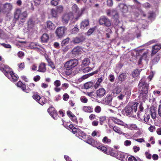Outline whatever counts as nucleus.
<instances>
[{
  "label": "nucleus",
  "mask_w": 161,
  "mask_h": 161,
  "mask_svg": "<svg viewBox=\"0 0 161 161\" xmlns=\"http://www.w3.org/2000/svg\"><path fill=\"white\" fill-rule=\"evenodd\" d=\"M138 87L140 92L139 97L145 101L148 97L147 94L149 88V84L145 81V78H142L140 80L138 85Z\"/></svg>",
  "instance_id": "f257e3e1"
},
{
  "label": "nucleus",
  "mask_w": 161,
  "mask_h": 161,
  "mask_svg": "<svg viewBox=\"0 0 161 161\" xmlns=\"http://www.w3.org/2000/svg\"><path fill=\"white\" fill-rule=\"evenodd\" d=\"M0 69L10 81L14 82L17 80V75L13 72L8 66L3 64L1 67Z\"/></svg>",
  "instance_id": "f03ea898"
},
{
  "label": "nucleus",
  "mask_w": 161,
  "mask_h": 161,
  "mask_svg": "<svg viewBox=\"0 0 161 161\" xmlns=\"http://www.w3.org/2000/svg\"><path fill=\"white\" fill-rule=\"evenodd\" d=\"M138 103H129L123 109V112L126 115H131L137 111Z\"/></svg>",
  "instance_id": "7ed1b4c3"
},
{
  "label": "nucleus",
  "mask_w": 161,
  "mask_h": 161,
  "mask_svg": "<svg viewBox=\"0 0 161 161\" xmlns=\"http://www.w3.org/2000/svg\"><path fill=\"white\" fill-rule=\"evenodd\" d=\"M27 16V12L24 11L22 13L21 12V9L20 8L16 9L14 12V19L13 20L14 23H15L16 20L19 19H23L26 17Z\"/></svg>",
  "instance_id": "20e7f679"
},
{
  "label": "nucleus",
  "mask_w": 161,
  "mask_h": 161,
  "mask_svg": "<svg viewBox=\"0 0 161 161\" xmlns=\"http://www.w3.org/2000/svg\"><path fill=\"white\" fill-rule=\"evenodd\" d=\"M78 61L77 59H71L66 62L64 65L65 68L67 70H71L78 65Z\"/></svg>",
  "instance_id": "39448f33"
},
{
  "label": "nucleus",
  "mask_w": 161,
  "mask_h": 161,
  "mask_svg": "<svg viewBox=\"0 0 161 161\" xmlns=\"http://www.w3.org/2000/svg\"><path fill=\"white\" fill-rule=\"evenodd\" d=\"M100 25H103L106 27H110L111 25L110 20L105 16H101L99 20Z\"/></svg>",
  "instance_id": "423d86ee"
},
{
  "label": "nucleus",
  "mask_w": 161,
  "mask_h": 161,
  "mask_svg": "<svg viewBox=\"0 0 161 161\" xmlns=\"http://www.w3.org/2000/svg\"><path fill=\"white\" fill-rule=\"evenodd\" d=\"M74 18L73 14L69 12L64 14L62 17V21L63 23H68L69 20L73 19Z\"/></svg>",
  "instance_id": "0eeeda50"
},
{
  "label": "nucleus",
  "mask_w": 161,
  "mask_h": 161,
  "mask_svg": "<svg viewBox=\"0 0 161 161\" xmlns=\"http://www.w3.org/2000/svg\"><path fill=\"white\" fill-rule=\"evenodd\" d=\"M67 28L64 26H61L58 27L55 33L59 38H61L64 36V34Z\"/></svg>",
  "instance_id": "6e6552de"
},
{
  "label": "nucleus",
  "mask_w": 161,
  "mask_h": 161,
  "mask_svg": "<svg viewBox=\"0 0 161 161\" xmlns=\"http://www.w3.org/2000/svg\"><path fill=\"white\" fill-rule=\"evenodd\" d=\"M12 9V5L9 3H6L3 4L2 7L1 11L4 13H8Z\"/></svg>",
  "instance_id": "1a4fd4ad"
},
{
  "label": "nucleus",
  "mask_w": 161,
  "mask_h": 161,
  "mask_svg": "<svg viewBox=\"0 0 161 161\" xmlns=\"http://www.w3.org/2000/svg\"><path fill=\"white\" fill-rule=\"evenodd\" d=\"M111 16H112L115 21V25H117L119 23V15L117 11L112 9L111 11Z\"/></svg>",
  "instance_id": "9d476101"
},
{
  "label": "nucleus",
  "mask_w": 161,
  "mask_h": 161,
  "mask_svg": "<svg viewBox=\"0 0 161 161\" xmlns=\"http://www.w3.org/2000/svg\"><path fill=\"white\" fill-rule=\"evenodd\" d=\"M85 40V38L83 36H81L80 37H74L71 42L73 43L76 44L80 43L82 42Z\"/></svg>",
  "instance_id": "9b49d317"
},
{
  "label": "nucleus",
  "mask_w": 161,
  "mask_h": 161,
  "mask_svg": "<svg viewBox=\"0 0 161 161\" xmlns=\"http://www.w3.org/2000/svg\"><path fill=\"white\" fill-rule=\"evenodd\" d=\"M106 93L105 90L103 88H101L97 90L96 92V98H101L103 97Z\"/></svg>",
  "instance_id": "f8f14e48"
},
{
  "label": "nucleus",
  "mask_w": 161,
  "mask_h": 161,
  "mask_svg": "<svg viewBox=\"0 0 161 161\" xmlns=\"http://www.w3.org/2000/svg\"><path fill=\"white\" fill-rule=\"evenodd\" d=\"M82 49L81 47L79 46H77L72 49L71 53L72 55L75 56L81 54Z\"/></svg>",
  "instance_id": "ddd939ff"
},
{
  "label": "nucleus",
  "mask_w": 161,
  "mask_h": 161,
  "mask_svg": "<svg viewBox=\"0 0 161 161\" xmlns=\"http://www.w3.org/2000/svg\"><path fill=\"white\" fill-rule=\"evenodd\" d=\"M116 157L119 160H126L127 158V155L122 152L119 151L116 153Z\"/></svg>",
  "instance_id": "4468645a"
},
{
  "label": "nucleus",
  "mask_w": 161,
  "mask_h": 161,
  "mask_svg": "<svg viewBox=\"0 0 161 161\" xmlns=\"http://www.w3.org/2000/svg\"><path fill=\"white\" fill-rule=\"evenodd\" d=\"M130 93L128 91H126L125 92H121L117 97L118 98L119 100H122L125 96H126L127 99L129 98L130 96Z\"/></svg>",
  "instance_id": "2eb2a0df"
},
{
  "label": "nucleus",
  "mask_w": 161,
  "mask_h": 161,
  "mask_svg": "<svg viewBox=\"0 0 161 161\" xmlns=\"http://www.w3.org/2000/svg\"><path fill=\"white\" fill-rule=\"evenodd\" d=\"M86 142L94 147H97L98 145V142L92 137L88 138Z\"/></svg>",
  "instance_id": "dca6fc26"
},
{
  "label": "nucleus",
  "mask_w": 161,
  "mask_h": 161,
  "mask_svg": "<svg viewBox=\"0 0 161 161\" xmlns=\"http://www.w3.org/2000/svg\"><path fill=\"white\" fill-rule=\"evenodd\" d=\"M72 9L73 12L78 14V16L76 18V19L77 20L79 17L81 15V14L80 12L79 8L77 6L76 4H74L72 7Z\"/></svg>",
  "instance_id": "f3484780"
},
{
  "label": "nucleus",
  "mask_w": 161,
  "mask_h": 161,
  "mask_svg": "<svg viewBox=\"0 0 161 161\" xmlns=\"http://www.w3.org/2000/svg\"><path fill=\"white\" fill-rule=\"evenodd\" d=\"M142 117L138 116V117L141 120L143 119L145 122L147 123L150 118V114L146 112L144 114H142Z\"/></svg>",
  "instance_id": "a211bd4d"
},
{
  "label": "nucleus",
  "mask_w": 161,
  "mask_h": 161,
  "mask_svg": "<svg viewBox=\"0 0 161 161\" xmlns=\"http://www.w3.org/2000/svg\"><path fill=\"white\" fill-rule=\"evenodd\" d=\"M161 46L160 45L156 44L152 47V50L151 56H153L160 49Z\"/></svg>",
  "instance_id": "6ab92c4d"
},
{
  "label": "nucleus",
  "mask_w": 161,
  "mask_h": 161,
  "mask_svg": "<svg viewBox=\"0 0 161 161\" xmlns=\"http://www.w3.org/2000/svg\"><path fill=\"white\" fill-rule=\"evenodd\" d=\"M146 112V111H144V107L143 106L142 103H141L139 107L138 112L137 113V115L138 117V116H140L141 117H142V114H144V113Z\"/></svg>",
  "instance_id": "aec40b11"
},
{
  "label": "nucleus",
  "mask_w": 161,
  "mask_h": 161,
  "mask_svg": "<svg viewBox=\"0 0 161 161\" xmlns=\"http://www.w3.org/2000/svg\"><path fill=\"white\" fill-rule=\"evenodd\" d=\"M46 24L47 28L49 30H54L56 26L51 21H47L46 22Z\"/></svg>",
  "instance_id": "412c9836"
},
{
  "label": "nucleus",
  "mask_w": 161,
  "mask_h": 161,
  "mask_svg": "<svg viewBox=\"0 0 161 161\" xmlns=\"http://www.w3.org/2000/svg\"><path fill=\"white\" fill-rule=\"evenodd\" d=\"M89 22L88 19H85L83 20L80 24V29L82 30H84L86 27L89 25Z\"/></svg>",
  "instance_id": "4be33fe9"
},
{
  "label": "nucleus",
  "mask_w": 161,
  "mask_h": 161,
  "mask_svg": "<svg viewBox=\"0 0 161 161\" xmlns=\"http://www.w3.org/2000/svg\"><path fill=\"white\" fill-rule=\"evenodd\" d=\"M46 64L45 63H42L40 64L38 67V69L37 71L41 72H45L46 70Z\"/></svg>",
  "instance_id": "5701e85b"
},
{
  "label": "nucleus",
  "mask_w": 161,
  "mask_h": 161,
  "mask_svg": "<svg viewBox=\"0 0 161 161\" xmlns=\"http://www.w3.org/2000/svg\"><path fill=\"white\" fill-rule=\"evenodd\" d=\"M106 153L112 156L116 157V152L113 148L108 147Z\"/></svg>",
  "instance_id": "b1692460"
},
{
  "label": "nucleus",
  "mask_w": 161,
  "mask_h": 161,
  "mask_svg": "<svg viewBox=\"0 0 161 161\" xmlns=\"http://www.w3.org/2000/svg\"><path fill=\"white\" fill-rule=\"evenodd\" d=\"M17 85L18 87L21 88L23 91H25V92L27 93H29V90H28L27 91H26V90H25L26 88L25 85L21 81H18L17 83Z\"/></svg>",
  "instance_id": "393cba45"
},
{
  "label": "nucleus",
  "mask_w": 161,
  "mask_h": 161,
  "mask_svg": "<svg viewBox=\"0 0 161 161\" xmlns=\"http://www.w3.org/2000/svg\"><path fill=\"white\" fill-rule=\"evenodd\" d=\"M42 42L43 43H47L49 39L48 35L46 33L43 34L41 37Z\"/></svg>",
  "instance_id": "a878e982"
},
{
  "label": "nucleus",
  "mask_w": 161,
  "mask_h": 161,
  "mask_svg": "<svg viewBox=\"0 0 161 161\" xmlns=\"http://www.w3.org/2000/svg\"><path fill=\"white\" fill-rule=\"evenodd\" d=\"M113 99V97L112 95H107L105 98V103L107 104L110 105Z\"/></svg>",
  "instance_id": "bb28decb"
},
{
  "label": "nucleus",
  "mask_w": 161,
  "mask_h": 161,
  "mask_svg": "<svg viewBox=\"0 0 161 161\" xmlns=\"http://www.w3.org/2000/svg\"><path fill=\"white\" fill-rule=\"evenodd\" d=\"M76 136L79 137H81L83 139H85L86 137V133L80 129L78 130V132L76 134Z\"/></svg>",
  "instance_id": "cd10ccee"
},
{
  "label": "nucleus",
  "mask_w": 161,
  "mask_h": 161,
  "mask_svg": "<svg viewBox=\"0 0 161 161\" xmlns=\"http://www.w3.org/2000/svg\"><path fill=\"white\" fill-rule=\"evenodd\" d=\"M160 59V57L159 55H156L155 57L153 58L151 61V63L152 65L157 64Z\"/></svg>",
  "instance_id": "c85d7f7f"
},
{
  "label": "nucleus",
  "mask_w": 161,
  "mask_h": 161,
  "mask_svg": "<svg viewBox=\"0 0 161 161\" xmlns=\"http://www.w3.org/2000/svg\"><path fill=\"white\" fill-rule=\"evenodd\" d=\"M83 110L86 113H92L93 112V108L92 106H84L83 108Z\"/></svg>",
  "instance_id": "c756f323"
},
{
  "label": "nucleus",
  "mask_w": 161,
  "mask_h": 161,
  "mask_svg": "<svg viewBox=\"0 0 161 161\" xmlns=\"http://www.w3.org/2000/svg\"><path fill=\"white\" fill-rule=\"evenodd\" d=\"M94 82L93 81H90L84 84L85 88L86 89L92 87H93Z\"/></svg>",
  "instance_id": "7c9ffc66"
},
{
  "label": "nucleus",
  "mask_w": 161,
  "mask_h": 161,
  "mask_svg": "<svg viewBox=\"0 0 161 161\" xmlns=\"http://www.w3.org/2000/svg\"><path fill=\"white\" fill-rule=\"evenodd\" d=\"M150 112L152 118L153 119H155L156 117V113L155 108H151Z\"/></svg>",
  "instance_id": "2f4dec72"
},
{
  "label": "nucleus",
  "mask_w": 161,
  "mask_h": 161,
  "mask_svg": "<svg viewBox=\"0 0 161 161\" xmlns=\"http://www.w3.org/2000/svg\"><path fill=\"white\" fill-rule=\"evenodd\" d=\"M69 128L71 130L73 134H75L77 133L78 132V130L79 129H78L75 127L72 124L70 125L69 126Z\"/></svg>",
  "instance_id": "473e14b6"
},
{
  "label": "nucleus",
  "mask_w": 161,
  "mask_h": 161,
  "mask_svg": "<svg viewBox=\"0 0 161 161\" xmlns=\"http://www.w3.org/2000/svg\"><path fill=\"white\" fill-rule=\"evenodd\" d=\"M70 39L69 37H67L66 39H64L62 42L61 45L62 47L65 46L66 45L69 43Z\"/></svg>",
  "instance_id": "72a5a7b5"
},
{
  "label": "nucleus",
  "mask_w": 161,
  "mask_h": 161,
  "mask_svg": "<svg viewBox=\"0 0 161 161\" xmlns=\"http://www.w3.org/2000/svg\"><path fill=\"white\" fill-rule=\"evenodd\" d=\"M47 111L50 115H52V114L56 112L57 111L53 106H51V107L47 109Z\"/></svg>",
  "instance_id": "f704fd0d"
},
{
  "label": "nucleus",
  "mask_w": 161,
  "mask_h": 161,
  "mask_svg": "<svg viewBox=\"0 0 161 161\" xmlns=\"http://www.w3.org/2000/svg\"><path fill=\"white\" fill-rule=\"evenodd\" d=\"M96 147L97 149L103 151L105 153H106L108 149L106 147L104 146H97Z\"/></svg>",
  "instance_id": "c9c22d12"
},
{
  "label": "nucleus",
  "mask_w": 161,
  "mask_h": 161,
  "mask_svg": "<svg viewBox=\"0 0 161 161\" xmlns=\"http://www.w3.org/2000/svg\"><path fill=\"white\" fill-rule=\"evenodd\" d=\"M37 102L41 105H43L46 103L47 100L44 97H40V98Z\"/></svg>",
  "instance_id": "e433bc0d"
},
{
  "label": "nucleus",
  "mask_w": 161,
  "mask_h": 161,
  "mask_svg": "<svg viewBox=\"0 0 161 161\" xmlns=\"http://www.w3.org/2000/svg\"><path fill=\"white\" fill-rule=\"evenodd\" d=\"M126 77V74L125 73H122L120 74L118 78V79L119 81L121 82L125 80Z\"/></svg>",
  "instance_id": "4c0bfd02"
},
{
  "label": "nucleus",
  "mask_w": 161,
  "mask_h": 161,
  "mask_svg": "<svg viewBox=\"0 0 161 161\" xmlns=\"http://www.w3.org/2000/svg\"><path fill=\"white\" fill-rule=\"evenodd\" d=\"M90 63V60L88 58H85L82 61V64L85 66H87Z\"/></svg>",
  "instance_id": "58836bf2"
},
{
  "label": "nucleus",
  "mask_w": 161,
  "mask_h": 161,
  "mask_svg": "<svg viewBox=\"0 0 161 161\" xmlns=\"http://www.w3.org/2000/svg\"><path fill=\"white\" fill-rule=\"evenodd\" d=\"M96 26L90 28L86 32L87 35L88 36L91 35L96 30Z\"/></svg>",
  "instance_id": "ea45409f"
},
{
  "label": "nucleus",
  "mask_w": 161,
  "mask_h": 161,
  "mask_svg": "<svg viewBox=\"0 0 161 161\" xmlns=\"http://www.w3.org/2000/svg\"><path fill=\"white\" fill-rule=\"evenodd\" d=\"M112 121L114 122L115 123L119 124L120 125H122L123 124V122L121 120L117 119L115 118H113L112 119Z\"/></svg>",
  "instance_id": "a19ab883"
},
{
  "label": "nucleus",
  "mask_w": 161,
  "mask_h": 161,
  "mask_svg": "<svg viewBox=\"0 0 161 161\" xmlns=\"http://www.w3.org/2000/svg\"><path fill=\"white\" fill-rule=\"evenodd\" d=\"M102 142L105 144L110 143L111 142V140L110 139H109L108 137L105 136L102 139Z\"/></svg>",
  "instance_id": "79ce46f5"
},
{
  "label": "nucleus",
  "mask_w": 161,
  "mask_h": 161,
  "mask_svg": "<svg viewBox=\"0 0 161 161\" xmlns=\"http://www.w3.org/2000/svg\"><path fill=\"white\" fill-rule=\"evenodd\" d=\"M51 14L52 16L54 17H57L58 16V14L56 10L52 8L51 9Z\"/></svg>",
  "instance_id": "37998d69"
},
{
  "label": "nucleus",
  "mask_w": 161,
  "mask_h": 161,
  "mask_svg": "<svg viewBox=\"0 0 161 161\" xmlns=\"http://www.w3.org/2000/svg\"><path fill=\"white\" fill-rule=\"evenodd\" d=\"M64 8L62 5L58 6L56 7V10L58 14L62 13L63 11Z\"/></svg>",
  "instance_id": "c03bdc74"
},
{
  "label": "nucleus",
  "mask_w": 161,
  "mask_h": 161,
  "mask_svg": "<svg viewBox=\"0 0 161 161\" xmlns=\"http://www.w3.org/2000/svg\"><path fill=\"white\" fill-rule=\"evenodd\" d=\"M79 31L78 26L77 25H76L71 30V33L72 34H76Z\"/></svg>",
  "instance_id": "a18cd8bd"
},
{
  "label": "nucleus",
  "mask_w": 161,
  "mask_h": 161,
  "mask_svg": "<svg viewBox=\"0 0 161 161\" xmlns=\"http://www.w3.org/2000/svg\"><path fill=\"white\" fill-rule=\"evenodd\" d=\"M140 73V71L138 69H135L132 73V77L134 78L137 76Z\"/></svg>",
  "instance_id": "49530a36"
},
{
  "label": "nucleus",
  "mask_w": 161,
  "mask_h": 161,
  "mask_svg": "<svg viewBox=\"0 0 161 161\" xmlns=\"http://www.w3.org/2000/svg\"><path fill=\"white\" fill-rule=\"evenodd\" d=\"M113 130L116 132L119 133V134H122L123 132L122 131L120 130V129L117 127H114L113 128Z\"/></svg>",
  "instance_id": "de8ad7c7"
},
{
  "label": "nucleus",
  "mask_w": 161,
  "mask_h": 161,
  "mask_svg": "<svg viewBox=\"0 0 161 161\" xmlns=\"http://www.w3.org/2000/svg\"><path fill=\"white\" fill-rule=\"evenodd\" d=\"M100 123L102 125L103 124V122L106 120V117L105 116H102L99 117Z\"/></svg>",
  "instance_id": "09e8293b"
},
{
  "label": "nucleus",
  "mask_w": 161,
  "mask_h": 161,
  "mask_svg": "<svg viewBox=\"0 0 161 161\" xmlns=\"http://www.w3.org/2000/svg\"><path fill=\"white\" fill-rule=\"evenodd\" d=\"M59 2L55 0H52L50 2V3L52 6H56L58 4Z\"/></svg>",
  "instance_id": "8fccbe9b"
},
{
  "label": "nucleus",
  "mask_w": 161,
  "mask_h": 161,
  "mask_svg": "<svg viewBox=\"0 0 161 161\" xmlns=\"http://www.w3.org/2000/svg\"><path fill=\"white\" fill-rule=\"evenodd\" d=\"M50 115L54 119H57L59 118L57 111L54 113L52 114V115Z\"/></svg>",
  "instance_id": "3c124183"
},
{
  "label": "nucleus",
  "mask_w": 161,
  "mask_h": 161,
  "mask_svg": "<svg viewBox=\"0 0 161 161\" xmlns=\"http://www.w3.org/2000/svg\"><path fill=\"white\" fill-rule=\"evenodd\" d=\"M80 101L81 102L86 103L88 102L87 99L84 96H82L80 98Z\"/></svg>",
  "instance_id": "603ef678"
},
{
  "label": "nucleus",
  "mask_w": 161,
  "mask_h": 161,
  "mask_svg": "<svg viewBox=\"0 0 161 161\" xmlns=\"http://www.w3.org/2000/svg\"><path fill=\"white\" fill-rule=\"evenodd\" d=\"M6 37V35L3 32V31L0 29V38L1 39H4Z\"/></svg>",
  "instance_id": "864d4df0"
},
{
  "label": "nucleus",
  "mask_w": 161,
  "mask_h": 161,
  "mask_svg": "<svg viewBox=\"0 0 161 161\" xmlns=\"http://www.w3.org/2000/svg\"><path fill=\"white\" fill-rule=\"evenodd\" d=\"M54 85L55 87H59L61 85L60 81L59 80H57L54 82Z\"/></svg>",
  "instance_id": "5fc2aeb1"
},
{
  "label": "nucleus",
  "mask_w": 161,
  "mask_h": 161,
  "mask_svg": "<svg viewBox=\"0 0 161 161\" xmlns=\"http://www.w3.org/2000/svg\"><path fill=\"white\" fill-rule=\"evenodd\" d=\"M0 45L5 48H11V46L9 44H6L4 43H0Z\"/></svg>",
  "instance_id": "6e6d98bb"
},
{
  "label": "nucleus",
  "mask_w": 161,
  "mask_h": 161,
  "mask_svg": "<svg viewBox=\"0 0 161 161\" xmlns=\"http://www.w3.org/2000/svg\"><path fill=\"white\" fill-rule=\"evenodd\" d=\"M40 97L37 94H34L32 96L33 98L37 102L38 101V100L40 98Z\"/></svg>",
  "instance_id": "4d7b16f0"
},
{
  "label": "nucleus",
  "mask_w": 161,
  "mask_h": 161,
  "mask_svg": "<svg viewBox=\"0 0 161 161\" xmlns=\"http://www.w3.org/2000/svg\"><path fill=\"white\" fill-rule=\"evenodd\" d=\"M63 99L64 101H67L69 98V96L67 93L64 94L63 96Z\"/></svg>",
  "instance_id": "13d9d810"
},
{
  "label": "nucleus",
  "mask_w": 161,
  "mask_h": 161,
  "mask_svg": "<svg viewBox=\"0 0 161 161\" xmlns=\"http://www.w3.org/2000/svg\"><path fill=\"white\" fill-rule=\"evenodd\" d=\"M130 129L132 130H134L137 128V127L136 124H131L130 125Z\"/></svg>",
  "instance_id": "bf43d9fd"
},
{
  "label": "nucleus",
  "mask_w": 161,
  "mask_h": 161,
  "mask_svg": "<svg viewBox=\"0 0 161 161\" xmlns=\"http://www.w3.org/2000/svg\"><path fill=\"white\" fill-rule=\"evenodd\" d=\"M67 114L68 116L70 118L74 115L72 113V112L69 111L68 110L67 112Z\"/></svg>",
  "instance_id": "052dcab7"
},
{
  "label": "nucleus",
  "mask_w": 161,
  "mask_h": 161,
  "mask_svg": "<svg viewBox=\"0 0 161 161\" xmlns=\"http://www.w3.org/2000/svg\"><path fill=\"white\" fill-rule=\"evenodd\" d=\"M94 110L96 113H99L101 111V108L99 106H97L95 107Z\"/></svg>",
  "instance_id": "680f3d73"
},
{
  "label": "nucleus",
  "mask_w": 161,
  "mask_h": 161,
  "mask_svg": "<svg viewBox=\"0 0 161 161\" xmlns=\"http://www.w3.org/2000/svg\"><path fill=\"white\" fill-rule=\"evenodd\" d=\"M131 143V142L130 141L126 140L124 142V145L126 146H130Z\"/></svg>",
  "instance_id": "e2e57ef3"
},
{
  "label": "nucleus",
  "mask_w": 161,
  "mask_h": 161,
  "mask_svg": "<svg viewBox=\"0 0 161 161\" xmlns=\"http://www.w3.org/2000/svg\"><path fill=\"white\" fill-rule=\"evenodd\" d=\"M87 95L92 98H94L95 97H96V95H95L93 94V92H87Z\"/></svg>",
  "instance_id": "0e129e2a"
},
{
  "label": "nucleus",
  "mask_w": 161,
  "mask_h": 161,
  "mask_svg": "<svg viewBox=\"0 0 161 161\" xmlns=\"http://www.w3.org/2000/svg\"><path fill=\"white\" fill-rule=\"evenodd\" d=\"M128 161H137V159L133 156H131L128 158Z\"/></svg>",
  "instance_id": "69168bd1"
},
{
  "label": "nucleus",
  "mask_w": 161,
  "mask_h": 161,
  "mask_svg": "<svg viewBox=\"0 0 161 161\" xmlns=\"http://www.w3.org/2000/svg\"><path fill=\"white\" fill-rule=\"evenodd\" d=\"M143 6L145 8H150L151 5L148 2H146L143 4Z\"/></svg>",
  "instance_id": "338daca9"
},
{
  "label": "nucleus",
  "mask_w": 161,
  "mask_h": 161,
  "mask_svg": "<svg viewBox=\"0 0 161 161\" xmlns=\"http://www.w3.org/2000/svg\"><path fill=\"white\" fill-rule=\"evenodd\" d=\"M158 114L159 116L161 117V104L158 106Z\"/></svg>",
  "instance_id": "774afa93"
}]
</instances>
